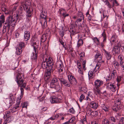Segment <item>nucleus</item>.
Wrapping results in <instances>:
<instances>
[{
    "label": "nucleus",
    "mask_w": 124,
    "mask_h": 124,
    "mask_svg": "<svg viewBox=\"0 0 124 124\" xmlns=\"http://www.w3.org/2000/svg\"><path fill=\"white\" fill-rule=\"evenodd\" d=\"M22 49H21L19 47L16 48V55H20L22 53Z\"/></svg>",
    "instance_id": "26"
},
{
    "label": "nucleus",
    "mask_w": 124,
    "mask_h": 124,
    "mask_svg": "<svg viewBox=\"0 0 124 124\" xmlns=\"http://www.w3.org/2000/svg\"><path fill=\"white\" fill-rule=\"evenodd\" d=\"M68 78L69 82L64 79L61 82V83L67 87H70L71 84L73 85H77V80L74 77L71 75H69Z\"/></svg>",
    "instance_id": "3"
},
{
    "label": "nucleus",
    "mask_w": 124,
    "mask_h": 124,
    "mask_svg": "<svg viewBox=\"0 0 124 124\" xmlns=\"http://www.w3.org/2000/svg\"><path fill=\"white\" fill-rule=\"evenodd\" d=\"M114 64L115 66L118 67L119 66V64L118 62L116 61L114 62Z\"/></svg>",
    "instance_id": "58"
},
{
    "label": "nucleus",
    "mask_w": 124,
    "mask_h": 124,
    "mask_svg": "<svg viewBox=\"0 0 124 124\" xmlns=\"http://www.w3.org/2000/svg\"><path fill=\"white\" fill-rule=\"evenodd\" d=\"M120 64L122 67H124V62H120Z\"/></svg>",
    "instance_id": "64"
},
{
    "label": "nucleus",
    "mask_w": 124,
    "mask_h": 124,
    "mask_svg": "<svg viewBox=\"0 0 124 124\" xmlns=\"http://www.w3.org/2000/svg\"><path fill=\"white\" fill-rule=\"evenodd\" d=\"M69 112L70 113L73 114L74 113L75 110L73 108H72L69 110Z\"/></svg>",
    "instance_id": "51"
},
{
    "label": "nucleus",
    "mask_w": 124,
    "mask_h": 124,
    "mask_svg": "<svg viewBox=\"0 0 124 124\" xmlns=\"http://www.w3.org/2000/svg\"><path fill=\"white\" fill-rule=\"evenodd\" d=\"M57 66L60 68L61 71L62 70V67H63V63L61 60L58 61L56 63Z\"/></svg>",
    "instance_id": "20"
},
{
    "label": "nucleus",
    "mask_w": 124,
    "mask_h": 124,
    "mask_svg": "<svg viewBox=\"0 0 124 124\" xmlns=\"http://www.w3.org/2000/svg\"><path fill=\"white\" fill-rule=\"evenodd\" d=\"M112 51L114 52L116 54H119L120 52V47L118 45L115 46L113 47Z\"/></svg>",
    "instance_id": "16"
},
{
    "label": "nucleus",
    "mask_w": 124,
    "mask_h": 124,
    "mask_svg": "<svg viewBox=\"0 0 124 124\" xmlns=\"http://www.w3.org/2000/svg\"><path fill=\"white\" fill-rule=\"evenodd\" d=\"M85 97L84 95L83 94H82L80 97V98L79 99V101L81 102L82 101V100L84 99Z\"/></svg>",
    "instance_id": "45"
},
{
    "label": "nucleus",
    "mask_w": 124,
    "mask_h": 124,
    "mask_svg": "<svg viewBox=\"0 0 124 124\" xmlns=\"http://www.w3.org/2000/svg\"><path fill=\"white\" fill-rule=\"evenodd\" d=\"M106 56L107 57V59L108 60L110 59H111V55L110 54V53L107 52L106 53Z\"/></svg>",
    "instance_id": "39"
},
{
    "label": "nucleus",
    "mask_w": 124,
    "mask_h": 124,
    "mask_svg": "<svg viewBox=\"0 0 124 124\" xmlns=\"http://www.w3.org/2000/svg\"><path fill=\"white\" fill-rule=\"evenodd\" d=\"M8 8L7 6H6L5 4H2L1 6V9L4 12L7 11V13L9 14L11 13V12H10L8 10Z\"/></svg>",
    "instance_id": "19"
},
{
    "label": "nucleus",
    "mask_w": 124,
    "mask_h": 124,
    "mask_svg": "<svg viewBox=\"0 0 124 124\" xmlns=\"http://www.w3.org/2000/svg\"><path fill=\"white\" fill-rule=\"evenodd\" d=\"M50 87L51 88H54L56 91L61 90L62 87L59 85L58 80L56 78H53L50 83Z\"/></svg>",
    "instance_id": "5"
},
{
    "label": "nucleus",
    "mask_w": 124,
    "mask_h": 124,
    "mask_svg": "<svg viewBox=\"0 0 124 124\" xmlns=\"http://www.w3.org/2000/svg\"><path fill=\"white\" fill-rule=\"evenodd\" d=\"M47 38L46 34H43L42 36L41 39V41L42 42H44Z\"/></svg>",
    "instance_id": "32"
},
{
    "label": "nucleus",
    "mask_w": 124,
    "mask_h": 124,
    "mask_svg": "<svg viewBox=\"0 0 124 124\" xmlns=\"http://www.w3.org/2000/svg\"><path fill=\"white\" fill-rule=\"evenodd\" d=\"M50 101L52 103H59L57 97L55 96H51L50 98Z\"/></svg>",
    "instance_id": "9"
},
{
    "label": "nucleus",
    "mask_w": 124,
    "mask_h": 124,
    "mask_svg": "<svg viewBox=\"0 0 124 124\" xmlns=\"http://www.w3.org/2000/svg\"><path fill=\"white\" fill-rule=\"evenodd\" d=\"M93 40L95 45H98L100 44L99 40L97 38L95 37L93 38Z\"/></svg>",
    "instance_id": "27"
},
{
    "label": "nucleus",
    "mask_w": 124,
    "mask_h": 124,
    "mask_svg": "<svg viewBox=\"0 0 124 124\" xmlns=\"http://www.w3.org/2000/svg\"><path fill=\"white\" fill-rule=\"evenodd\" d=\"M94 84L95 88L94 89V92L96 94L100 96L101 93V81L100 80L97 79L95 81Z\"/></svg>",
    "instance_id": "6"
},
{
    "label": "nucleus",
    "mask_w": 124,
    "mask_h": 124,
    "mask_svg": "<svg viewBox=\"0 0 124 124\" xmlns=\"http://www.w3.org/2000/svg\"><path fill=\"white\" fill-rule=\"evenodd\" d=\"M23 75H17L16 77V82L18 86L21 87L20 89L21 92L20 97L17 98L16 99V102L15 106L13 107V109H16L19 108V105L20 103V101L21 98L23 97L24 94V90L23 88H25L26 85V83L23 80Z\"/></svg>",
    "instance_id": "1"
},
{
    "label": "nucleus",
    "mask_w": 124,
    "mask_h": 124,
    "mask_svg": "<svg viewBox=\"0 0 124 124\" xmlns=\"http://www.w3.org/2000/svg\"><path fill=\"white\" fill-rule=\"evenodd\" d=\"M102 124H109L107 120L106 119H105L102 121Z\"/></svg>",
    "instance_id": "44"
},
{
    "label": "nucleus",
    "mask_w": 124,
    "mask_h": 124,
    "mask_svg": "<svg viewBox=\"0 0 124 124\" xmlns=\"http://www.w3.org/2000/svg\"><path fill=\"white\" fill-rule=\"evenodd\" d=\"M15 19L12 17L11 16H9L7 19L6 22L5 23V26H8V30L9 29L10 26L13 27L16 25V20L19 18L18 15L16 14L15 15Z\"/></svg>",
    "instance_id": "4"
},
{
    "label": "nucleus",
    "mask_w": 124,
    "mask_h": 124,
    "mask_svg": "<svg viewBox=\"0 0 124 124\" xmlns=\"http://www.w3.org/2000/svg\"><path fill=\"white\" fill-rule=\"evenodd\" d=\"M102 109L105 111H107L108 110V108L106 106H105L104 104L102 105L101 107Z\"/></svg>",
    "instance_id": "37"
},
{
    "label": "nucleus",
    "mask_w": 124,
    "mask_h": 124,
    "mask_svg": "<svg viewBox=\"0 0 124 124\" xmlns=\"http://www.w3.org/2000/svg\"><path fill=\"white\" fill-rule=\"evenodd\" d=\"M107 85L110 89L113 92H115L116 90V85L112 84L111 83H108L107 84Z\"/></svg>",
    "instance_id": "8"
},
{
    "label": "nucleus",
    "mask_w": 124,
    "mask_h": 124,
    "mask_svg": "<svg viewBox=\"0 0 124 124\" xmlns=\"http://www.w3.org/2000/svg\"><path fill=\"white\" fill-rule=\"evenodd\" d=\"M90 107L93 109H97L98 107V104L96 103L94 101H92L91 103Z\"/></svg>",
    "instance_id": "21"
},
{
    "label": "nucleus",
    "mask_w": 124,
    "mask_h": 124,
    "mask_svg": "<svg viewBox=\"0 0 124 124\" xmlns=\"http://www.w3.org/2000/svg\"><path fill=\"white\" fill-rule=\"evenodd\" d=\"M52 59H48L47 62V67L49 70H51L53 66V63L52 62Z\"/></svg>",
    "instance_id": "10"
},
{
    "label": "nucleus",
    "mask_w": 124,
    "mask_h": 124,
    "mask_svg": "<svg viewBox=\"0 0 124 124\" xmlns=\"http://www.w3.org/2000/svg\"><path fill=\"white\" fill-rule=\"evenodd\" d=\"M45 97H43L39 99V101L41 102H43L45 103Z\"/></svg>",
    "instance_id": "52"
},
{
    "label": "nucleus",
    "mask_w": 124,
    "mask_h": 124,
    "mask_svg": "<svg viewBox=\"0 0 124 124\" xmlns=\"http://www.w3.org/2000/svg\"><path fill=\"white\" fill-rule=\"evenodd\" d=\"M82 62V65L83 66V69L84 70H85V61L84 60V61H83Z\"/></svg>",
    "instance_id": "55"
},
{
    "label": "nucleus",
    "mask_w": 124,
    "mask_h": 124,
    "mask_svg": "<svg viewBox=\"0 0 124 124\" xmlns=\"http://www.w3.org/2000/svg\"><path fill=\"white\" fill-rule=\"evenodd\" d=\"M41 66L43 69H45L48 68L47 67V62L44 61L42 62Z\"/></svg>",
    "instance_id": "30"
},
{
    "label": "nucleus",
    "mask_w": 124,
    "mask_h": 124,
    "mask_svg": "<svg viewBox=\"0 0 124 124\" xmlns=\"http://www.w3.org/2000/svg\"><path fill=\"white\" fill-rule=\"evenodd\" d=\"M51 76L45 75L44 76V79L45 81H47L50 78Z\"/></svg>",
    "instance_id": "49"
},
{
    "label": "nucleus",
    "mask_w": 124,
    "mask_h": 124,
    "mask_svg": "<svg viewBox=\"0 0 124 124\" xmlns=\"http://www.w3.org/2000/svg\"><path fill=\"white\" fill-rule=\"evenodd\" d=\"M59 34L62 37L64 34V32L62 31H61L60 32Z\"/></svg>",
    "instance_id": "56"
},
{
    "label": "nucleus",
    "mask_w": 124,
    "mask_h": 124,
    "mask_svg": "<svg viewBox=\"0 0 124 124\" xmlns=\"http://www.w3.org/2000/svg\"><path fill=\"white\" fill-rule=\"evenodd\" d=\"M80 61L81 62L83 61L85 58V53L84 52H81L79 54Z\"/></svg>",
    "instance_id": "25"
},
{
    "label": "nucleus",
    "mask_w": 124,
    "mask_h": 124,
    "mask_svg": "<svg viewBox=\"0 0 124 124\" xmlns=\"http://www.w3.org/2000/svg\"><path fill=\"white\" fill-rule=\"evenodd\" d=\"M19 8L21 10H24L25 11L27 10V9H28L26 6H25L23 2L21 3V5L20 6Z\"/></svg>",
    "instance_id": "23"
},
{
    "label": "nucleus",
    "mask_w": 124,
    "mask_h": 124,
    "mask_svg": "<svg viewBox=\"0 0 124 124\" xmlns=\"http://www.w3.org/2000/svg\"><path fill=\"white\" fill-rule=\"evenodd\" d=\"M117 37V36L116 34L113 35L111 37L110 41L112 44H113L115 42Z\"/></svg>",
    "instance_id": "22"
},
{
    "label": "nucleus",
    "mask_w": 124,
    "mask_h": 124,
    "mask_svg": "<svg viewBox=\"0 0 124 124\" xmlns=\"http://www.w3.org/2000/svg\"><path fill=\"white\" fill-rule=\"evenodd\" d=\"M118 59L120 60V62H123V57L122 55H119L118 57Z\"/></svg>",
    "instance_id": "47"
},
{
    "label": "nucleus",
    "mask_w": 124,
    "mask_h": 124,
    "mask_svg": "<svg viewBox=\"0 0 124 124\" xmlns=\"http://www.w3.org/2000/svg\"><path fill=\"white\" fill-rule=\"evenodd\" d=\"M61 16L62 15L64 16L66 13V11L63 9H60L58 11Z\"/></svg>",
    "instance_id": "29"
},
{
    "label": "nucleus",
    "mask_w": 124,
    "mask_h": 124,
    "mask_svg": "<svg viewBox=\"0 0 124 124\" xmlns=\"http://www.w3.org/2000/svg\"><path fill=\"white\" fill-rule=\"evenodd\" d=\"M102 36L103 38V43H101V46L103 48V47L104 46V42H105L106 39V33L104 31H103V33H102Z\"/></svg>",
    "instance_id": "18"
},
{
    "label": "nucleus",
    "mask_w": 124,
    "mask_h": 124,
    "mask_svg": "<svg viewBox=\"0 0 124 124\" xmlns=\"http://www.w3.org/2000/svg\"><path fill=\"white\" fill-rule=\"evenodd\" d=\"M85 23H84V21L83 22V23L82 24L80 25V26L84 29H85L86 28H87V26L85 24Z\"/></svg>",
    "instance_id": "46"
},
{
    "label": "nucleus",
    "mask_w": 124,
    "mask_h": 124,
    "mask_svg": "<svg viewBox=\"0 0 124 124\" xmlns=\"http://www.w3.org/2000/svg\"><path fill=\"white\" fill-rule=\"evenodd\" d=\"M28 104L27 102H23V104L22 108H27Z\"/></svg>",
    "instance_id": "48"
},
{
    "label": "nucleus",
    "mask_w": 124,
    "mask_h": 124,
    "mask_svg": "<svg viewBox=\"0 0 124 124\" xmlns=\"http://www.w3.org/2000/svg\"><path fill=\"white\" fill-rule=\"evenodd\" d=\"M33 10L32 8H29L25 11L26 12V16L27 17H30L31 16Z\"/></svg>",
    "instance_id": "14"
},
{
    "label": "nucleus",
    "mask_w": 124,
    "mask_h": 124,
    "mask_svg": "<svg viewBox=\"0 0 124 124\" xmlns=\"http://www.w3.org/2000/svg\"><path fill=\"white\" fill-rule=\"evenodd\" d=\"M83 44V40L82 39H79L78 41L77 44V46L78 47H79L80 46H82Z\"/></svg>",
    "instance_id": "33"
},
{
    "label": "nucleus",
    "mask_w": 124,
    "mask_h": 124,
    "mask_svg": "<svg viewBox=\"0 0 124 124\" xmlns=\"http://www.w3.org/2000/svg\"><path fill=\"white\" fill-rule=\"evenodd\" d=\"M101 1L103 3H104L105 4H107L108 2V0H101Z\"/></svg>",
    "instance_id": "61"
},
{
    "label": "nucleus",
    "mask_w": 124,
    "mask_h": 124,
    "mask_svg": "<svg viewBox=\"0 0 124 124\" xmlns=\"http://www.w3.org/2000/svg\"><path fill=\"white\" fill-rule=\"evenodd\" d=\"M77 19L76 21V22H81V21L83 19L84 20V19H82V18L77 17Z\"/></svg>",
    "instance_id": "57"
},
{
    "label": "nucleus",
    "mask_w": 124,
    "mask_h": 124,
    "mask_svg": "<svg viewBox=\"0 0 124 124\" xmlns=\"http://www.w3.org/2000/svg\"><path fill=\"white\" fill-rule=\"evenodd\" d=\"M25 43L23 42H21L19 43L18 47H19L21 49L25 47Z\"/></svg>",
    "instance_id": "31"
},
{
    "label": "nucleus",
    "mask_w": 124,
    "mask_h": 124,
    "mask_svg": "<svg viewBox=\"0 0 124 124\" xmlns=\"http://www.w3.org/2000/svg\"><path fill=\"white\" fill-rule=\"evenodd\" d=\"M30 32L26 30L24 32V39L25 41L29 40L30 38Z\"/></svg>",
    "instance_id": "7"
},
{
    "label": "nucleus",
    "mask_w": 124,
    "mask_h": 124,
    "mask_svg": "<svg viewBox=\"0 0 124 124\" xmlns=\"http://www.w3.org/2000/svg\"><path fill=\"white\" fill-rule=\"evenodd\" d=\"M24 4V5L26 6L27 7V8H29V6L30 5V1L29 0H27L25 1L24 2H23Z\"/></svg>",
    "instance_id": "34"
},
{
    "label": "nucleus",
    "mask_w": 124,
    "mask_h": 124,
    "mask_svg": "<svg viewBox=\"0 0 124 124\" xmlns=\"http://www.w3.org/2000/svg\"><path fill=\"white\" fill-rule=\"evenodd\" d=\"M112 78L111 76H108L106 78L107 81H108L111 79Z\"/></svg>",
    "instance_id": "60"
},
{
    "label": "nucleus",
    "mask_w": 124,
    "mask_h": 124,
    "mask_svg": "<svg viewBox=\"0 0 124 124\" xmlns=\"http://www.w3.org/2000/svg\"><path fill=\"white\" fill-rule=\"evenodd\" d=\"M6 27H7L8 28V26H5V23L4 25V26L3 27L2 32L3 33H5L6 31Z\"/></svg>",
    "instance_id": "54"
},
{
    "label": "nucleus",
    "mask_w": 124,
    "mask_h": 124,
    "mask_svg": "<svg viewBox=\"0 0 124 124\" xmlns=\"http://www.w3.org/2000/svg\"><path fill=\"white\" fill-rule=\"evenodd\" d=\"M47 11L46 10H43L40 15L39 23L41 24L43 29H45L47 26Z\"/></svg>",
    "instance_id": "2"
},
{
    "label": "nucleus",
    "mask_w": 124,
    "mask_h": 124,
    "mask_svg": "<svg viewBox=\"0 0 124 124\" xmlns=\"http://www.w3.org/2000/svg\"><path fill=\"white\" fill-rule=\"evenodd\" d=\"M0 21H2V22H5L4 16L3 14H1L0 16Z\"/></svg>",
    "instance_id": "43"
},
{
    "label": "nucleus",
    "mask_w": 124,
    "mask_h": 124,
    "mask_svg": "<svg viewBox=\"0 0 124 124\" xmlns=\"http://www.w3.org/2000/svg\"><path fill=\"white\" fill-rule=\"evenodd\" d=\"M75 118L74 117H72L70 118L69 121H67L64 123L63 124H68L69 123H76L75 122Z\"/></svg>",
    "instance_id": "24"
},
{
    "label": "nucleus",
    "mask_w": 124,
    "mask_h": 124,
    "mask_svg": "<svg viewBox=\"0 0 124 124\" xmlns=\"http://www.w3.org/2000/svg\"><path fill=\"white\" fill-rule=\"evenodd\" d=\"M33 43L34 47V50H37V48L38 47L39 44V41L37 40H33Z\"/></svg>",
    "instance_id": "12"
},
{
    "label": "nucleus",
    "mask_w": 124,
    "mask_h": 124,
    "mask_svg": "<svg viewBox=\"0 0 124 124\" xmlns=\"http://www.w3.org/2000/svg\"><path fill=\"white\" fill-rule=\"evenodd\" d=\"M83 118L81 119L79 121V123L80 124H85L86 122V116H85V117H83Z\"/></svg>",
    "instance_id": "28"
},
{
    "label": "nucleus",
    "mask_w": 124,
    "mask_h": 124,
    "mask_svg": "<svg viewBox=\"0 0 124 124\" xmlns=\"http://www.w3.org/2000/svg\"><path fill=\"white\" fill-rule=\"evenodd\" d=\"M120 122L122 123V124H124V118L121 117L120 120Z\"/></svg>",
    "instance_id": "59"
},
{
    "label": "nucleus",
    "mask_w": 124,
    "mask_h": 124,
    "mask_svg": "<svg viewBox=\"0 0 124 124\" xmlns=\"http://www.w3.org/2000/svg\"><path fill=\"white\" fill-rule=\"evenodd\" d=\"M57 99H58V100L59 101V103H61L62 102V98L61 95H58L57 97Z\"/></svg>",
    "instance_id": "38"
},
{
    "label": "nucleus",
    "mask_w": 124,
    "mask_h": 124,
    "mask_svg": "<svg viewBox=\"0 0 124 124\" xmlns=\"http://www.w3.org/2000/svg\"><path fill=\"white\" fill-rule=\"evenodd\" d=\"M121 108L120 105H119L115 103L112 107V110L115 111L117 112Z\"/></svg>",
    "instance_id": "13"
},
{
    "label": "nucleus",
    "mask_w": 124,
    "mask_h": 124,
    "mask_svg": "<svg viewBox=\"0 0 124 124\" xmlns=\"http://www.w3.org/2000/svg\"><path fill=\"white\" fill-rule=\"evenodd\" d=\"M95 73V71L94 70L93 71H89L88 73L89 79H92L94 77Z\"/></svg>",
    "instance_id": "17"
},
{
    "label": "nucleus",
    "mask_w": 124,
    "mask_h": 124,
    "mask_svg": "<svg viewBox=\"0 0 124 124\" xmlns=\"http://www.w3.org/2000/svg\"><path fill=\"white\" fill-rule=\"evenodd\" d=\"M51 70H49V69H48L47 70L45 75L51 76V73L50 71Z\"/></svg>",
    "instance_id": "42"
},
{
    "label": "nucleus",
    "mask_w": 124,
    "mask_h": 124,
    "mask_svg": "<svg viewBox=\"0 0 124 124\" xmlns=\"http://www.w3.org/2000/svg\"><path fill=\"white\" fill-rule=\"evenodd\" d=\"M10 118H7L4 121V124H7L8 123L10 122V120H9Z\"/></svg>",
    "instance_id": "53"
},
{
    "label": "nucleus",
    "mask_w": 124,
    "mask_h": 124,
    "mask_svg": "<svg viewBox=\"0 0 124 124\" xmlns=\"http://www.w3.org/2000/svg\"><path fill=\"white\" fill-rule=\"evenodd\" d=\"M58 78L60 82L63 80L64 78L63 77L62 75V74H60L58 76Z\"/></svg>",
    "instance_id": "41"
},
{
    "label": "nucleus",
    "mask_w": 124,
    "mask_h": 124,
    "mask_svg": "<svg viewBox=\"0 0 124 124\" xmlns=\"http://www.w3.org/2000/svg\"><path fill=\"white\" fill-rule=\"evenodd\" d=\"M19 34L18 32L17 31L15 32V36L16 38L18 37L19 36Z\"/></svg>",
    "instance_id": "62"
},
{
    "label": "nucleus",
    "mask_w": 124,
    "mask_h": 124,
    "mask_svg": "<svg viewBox=\"0 0 124 124\" xmlns=\"http://www.w3.org/2000/svg\"><path fill=\"white\" fill-rule=\"evenodd\" d=\"M77 17L81 18L82 19H84V16L82 13L81 12H78V17Z\"/></svg>",
    "instance_id": "35"
},
{
    "label": "nucleus",
    "mask_w": 124,
    "mask_h": 124,
    "mask_svg": "<svg viewBox=\"0 0 124 124\" xmlns=\"http://www.w3.org/2000/svg\"><path fill=\"white\" fill-rule=\"evenodd\" d=\"M78 71L79 73L81 74H83V71H82V69H81V68L78 69Z\"/></svg>",
    "instance_id": "63"
},
{
    "label": "nucleus",
    "mask_w": 124,
    "mask_h": 124,
    "mask_svg": "<svg viewBox=\"0 0 124 124\" xmlns=\"http://www.w3.org/2000/svg\"><path fill=\"white\" fill-rule=\"evenodd\" d=\"M38 51L37 50H34L32 52V55L31 56L32 59L36 60L37 58Z\"/></svg>",
    "instance_id": "15"
},
{
    "label": "nucleus",
    "mask_w": 124,
    "mask_h": 124,
    "mask_svg": "<svg viewBox=\"0 0 124 124\" xmlns=\"http://www.w3.org/2000/svg\"><path fill=\"white\" fill-rule=\"evenodd\" d=\"M100 62V60H99L98 61L96 67H95L93 69V70L95 71V72L96 71H97V70H99L98 71V73H100V70L101 69L100 67L101 66V63Z\"/></svg>",
    "instance_id": "11"
},
{
    "label": "nucleus",
    "mask_w": 124,
    "mask_h": 124,
    "mask_svg": "<svg viewBox=\"0 0 124 124\" xmlns=\"http://www.w3.org/2000/svg\"><path fill=\"white\" fill-rule=\"evenodd\" d=\"M10 112L9 111H7L6 113V115L4 116V117H7V118H10L9 116L10 114Z\"/></svg>",
    "instance_id": "40"
},
{
    "label": "nucleus",
    "mask_w": 124,
    "mask_h": 124,
    "mask_svg": "<svg viewBox=\"0 0 124 124\" xmlns=\"http://www.w3.org/2000/svg\"><path fill=\"white\" fill-rule=\"evenodd\" d=\"M100 53H97L95 55V59H97V58H100Z\"/></svg>",
    "instance_id": "50"
},
{
    "label": "nucleus",
    "mask_w": 124,
    "mask_h": 124,
    "mask_svg": "<svg viewBox=\"0 0 124 124\" xmlns=\"http://www.w3.org/2000/svg\"><path fill=\"white\" fill-rule=\"evenodd\" d=\"M97 112L96 111H94L91 112L90 114L91 116H95L97 115Z\"/></svg>",
    "instance_id": "36"
}]
</instances>
